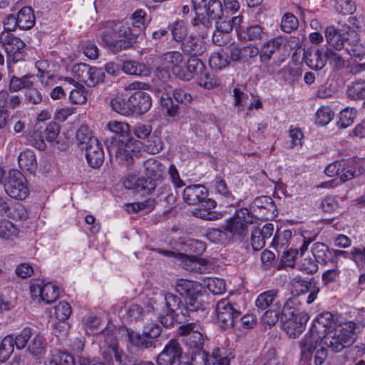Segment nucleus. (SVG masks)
I'll use <instances>...</instances> for the list:
<instances>
[{"label": "nucleus", "mask_w": 365, "mask_h": 365, "mask_svg": "<svg viewBox=\"0 0 365 365\" xmlns=\"http://www.w3.org/2000/svg\"><path fill=\"white\" fill-rule=\"evenodd\" d=\"M130 20V22H107V30L102 34V41L110 51L117 53L130 48L137 43L140 33L145 29L147 14L142 9H138Z\"/></svg>", "instance_id": "1"}, {"label": "nucleus", "mask_w": 365, "mask_h": 365, "mask_svg": "<svg viewBox=\"0 0 365 365\" xmlns=\"http://www.w3.org/2000/svg\"><path fill=\"white\" fill-rule=\"evenodd\" d=\"M195 322H190L180 327V334L183 336L186 346L192 351V359L200 365H230L231 351L224 347H215L211 354L203 349L205 339Z\"/></svg>", "instance_id": "2"}, {"label": "nucleus", "mask_w": 365, "mask_h": 365, "mask_svg": "<svg viewBox=\"0 0 365 365\" xmlns=\"http://www.w3.org/2000/svg\"><path fill=\"white\" fill-rule=\"evenodd\" d=\"M107 128L119 137L118 143L108 145L110 155L115 153L116 159L128 168H130L134 163V157L140 153L139 143L129 138L130 126L125 122L111 120L108 123Z\"/></svg>", "instance_id": "3"}, {"label": "nucleus", "mask_w": 365, "mask_h": 365, "mask_svg": "<svg viewBox=\"0 0 365 365\" xmlns=\"http://www.w3.org/2000/svg\"><path fill=\"white\" fill-rule=\"evenodd\" d=\"M324 344V338L309 331L299 341V346L301 351V361L306 365H311L314 356V365H322L327 357V351L324 346L317 349L319 344Z\"/></svg>", "instance_id": "4"}, {"label": "nucleus", "mask_w": 365, "mask_h": 365, "mask_svg": "<svg viewBox=\"0 0 365 365\" xmlns=\"http://www.w3.org/2000/svg\"><path fill=\"white\" fill-rule=\"evenodd\" d=\"M356 324L349 322L339 329L331 330L324 339V345L333 352H340L351 346L356 339Z\"/></svg>", "instance_id": "5"}, {"label": "nucleus", "mask_w": 365, "mask_h": 365, "mask_svg": "<svg viewBox=\"0 0 365 365\" xmlns=\"http://www.w3.org/2000/svg\"><path fill=\"white\" fill-rule=\"evenodd\" d=\"M255 222V215L247 208L236 210L235 215L222 225L225 231L230 232L239 241H242L248 235L249 225Z\"/></svg>", "instance_id": "6"}, {"label": "nucleus", "mask_w": 365, "mask_h": 365, "mask_svg": "<svg viewBox=\"0 0 365 365\" xmlns=\"http://www.w3.org/2000/svg\"><path fill=\"white\" fill-rule=\"evenodd\" d=\"M4 187L6 194L11 198L24 200L29 195L25 176L17 170H11L4 180Z\"/></svg>", "instance_id": "7"}, {"label": "nucleus", "mask_w": 365, "mask_h": 365, "mask_svg": "<svg viewBox=\"0 0 365 365\" xmlns=\"http://www.w3.org/2000/svg\"><path fill=\"white\" fill-rule=\"evenodd\" d=\"M217 322L224 329L232 328L240 317V312L228 299H222L216 304Z\"/></svg>", "instance_id": "8"}, {"label": "nucleus", "mask_w": 365, "mask_h": 365, "mask_svg": "<svg viewBox=\"0 0 365 365\" xmlns=\"http://www.w3.org/2000/svg\"><path fill=\"white\" fill-rule=\"evenodd\" d=\"M0 43L7 54V62L17 63L24 58L25 43L9 32H1Z\"/></svg>", "instance_id": "9"}, {"label": "nucleus", "mask_w": 365, "mask_h": 365, "mask_svg": "<svg viewBox=\"0 0 365 365\" xmlns=\"http://www.w3.org/2000/svg\"><path fill=\"white\" fill-rule=\"evenodd\" d=\"M353 31L354 29L346 24L341 25V28H336L334 26H327L324 31L327 43L330 48L338 51H344L349 39V34Z\"/></svg>", "instance_id": "10"}, {"label": "nucleus", "mask_w": 365, "mask_h": 365, "mask_svg": "<svg viewBox=\"0 0 365 365\" xmlns=\"http://www.w3.org/2000/svg\"><path fill=\"white\" fill-rule=\"evenodd\" d=\"M255 219L272 220L277 215V207L272 197L262 195L256 197L250 205Z\"/></svg>", "instance_id": "11"}, {"label": "nucleus", "mask_w": 365, "mask_h": 365, "mask_svg": "<svg viewBox=\"0 0 365 365\" xmlns=\"http://www.w3.org/2000/svg\"><path fill=\"white\" fill-rule=\"evenodd\" d=\"M356 168L349 160H339L329 164L324 173L329 177L338 176L342 182L351 180L357 175Z\"/></svg>", "instance_id": "12"}, {"label": "nucleus", "mask_w": 365, "mask_h": 365, "mask_svg": "<svg viewBox=\"0 0 365 365\" xmlns=\"http://www.w3.org/2000/svg\"><path fill=\"white\" fill-rule=\"evenodd\" d=\"M202 290H198V293L189 296L185 298V306L182 309L181 314L185 317V320L187 322L191 319L192 321L198 322L203 314H198L199 312L204 313L205 307L200 299Z\"/></svg>", "instance_id": "13"}, {"label": "nucleus", "mask_w": 365, "mask_h": 365, "mask_svg": "<svg viewBox=\"0 0 365 365\" xmlns=\"http://www.w3.org/2000/svg\"><path fill=\"white\" fill-rule=\"evenodd\" d=\"M32 297L38 296L45 304L54 302L59 296L58 288L51 282L46 284L34 283L30 287Z\"/></svg>", "instance_id": "14"}, {"label": "nucleus", "mask_w": 365, "mask_h": 365, "mask_svg": "<svg viewBox=\"0 0 365 365\" xmlns=\"http://www.w3.org/2000/svg\"><path fill=\"white\" fill-rule=\"evenodd\" d=\"M123 184L128 190H134L141 195L151 193L157 187L156 182L148 180L144 177L136 179L135 175H128L123 180Z\"/></svg>", "instance_id": "15"}, {"label": "nucleus", "mask_w": 365, "mask_h": 365, "mask_svg": "<svg viewBox=\"0 0 365 365\" xmlns=\"http://www.w3.org/2000/svg\"><path fill=\"white\" fill-rule=\"evenodd\" d=\"M182 354L181 347L176 340H170L157 358L158 365H173Z\"/></svg>", "instance_id": "16"}, {"label": "nucleus", "mask_w": 365, "mask_h": 365, "mask_svg": "<svg viewBox=\"0 0 365 365\" xmlns=\"http://www.w3.org/2000/svg\"><path fill=\"white\" fill-rule=\"evenodd\" d=\"M285 318L282 328L290 338L295 339L304 330L309 317L308 314H301L299 317Z\"/></svg>", "instance_id": "17"}, {"label": "nucleus", "mask_w": 365, "mask_h": 365, "mask_svg": "<svg viewBox=\"0 0 365 365\" xmlns=\"http://www.w3.org/2000/svg\"><path fill=\"white\" fill-rule=\"evenodd\" d=\"M334 324L333 314L329 312H323L314 320L309 331L324 339L328 333L332 330L331 327Z\"/></svg>", "instance_id": "18"}, {"label": "nucleus", "mask_w": 365, "mask_h": 365, "mask_svg": "<svg viewBox=\"0 0 365 365\" xmlns=\"http://www.w3.org/2000/svg\"><path fill=\"white\" fill-rule=\"evenodd\" d=\"M130 105L131 113L143 114L150 110L152 100L150 95L144 91H138L130 96Z\"/></svg>", "instance_id": "19"}, {"label": "nucleus", "mask_w": 365, "mask_h": 365, "mask_svg": "<svg viewBox=\"0 0 365 365\" xmlns=\"http://www.w3.org/2000/svg\"><path fill=\"white\" fill-rule=\"evenodd\" d=\"M236 31L238 38L245 42L260 41L266 37L264 29L259 24L240 26Z\"/></svg>", "instance_id": "20"}, {"label": "nucleus", "mask_w": 365, "mask_h": 365, "mask_svg": "<svg viewBox=\"0 0 365 365\" xmlns=\"http://www.w3.org/2000/svg\"><path fill=\"white\" fill-rule=\"evenodd\" d=\"M207 197V192L205 187L200 184L190 185L184 189L182 199L190 205H195L203 202Z\"/></svg>", "instance_id": "21"}, {"label": "nucleus", "mask_w": 365, "mask_h": 365, "mask_svg": "<svg viewBox=\"0 0 365 365\" xmlns=\"http://www.w3.org/2000/svg\"><path fill=\"white\" fill-rule=\"evenodd\" d=\"M206 68L205 65L200 59L195 56H190L187 61L185 68L182 66L178 78L187 81L192 78L196 80L197 76H199Z\"/></svg>", "instance_id": "22"}, {"label": "nucleus", "mask_w": 365, "mask_h": 365, "mask_svg": "<svg viewBox=\"0 0 365 365\" xmlns=\"http://www.w3.org/2000/svg\"><path fill=\"white\" fill-rule=\"evenodd\" d=\"M161 65L172 71L173 73L178 78L180 76L182 68L183 56L179 51H170L163 53L160 58Z\"/></svg>", "instance_id": "23"}, {"label": "nucleus", "mask_w": 365, "mask_h": 365, "mask_svg": "<svg viewBox=\"0 0 365 365\" xmlns=\"http://www.w3.org/2000/svg\"><path fill=\"white\" fill-rule=\"evenodd\" d=\"M156 252L166 257L175 258L180 261L183 267L190 272H201L200 264L195 257H189L187 255L171 250H165L161 248L155 250Z\"/></svg>", "instance_id": "24"}, {"label": "nucleus", "mask_w": 365, "mask_h": 365, "mask_svg": "<svg viewBox=\"0 0 365 365\" xmlns=\"http://www.w3.org/2000/svg\"><path fill=\"white\" fill-rule=\"evenodd\" d=\"M86 158L89 165L93 168H98L104 161V152L98 140H93L91 145L84 150Z\"/></svg>", "instance_id": "25"}, {"label": "nucleus", "mask_w": 365, "mask_h": 365, "mask_svg": "<svg viewBox=\"0 0 365 365\" xmlns=\"http://www.w3.org/2000/svg\"><path fill=\"white\" fill-rule=\"evenodd\" d=\"M144 174L148 180H156L163 178L165 167L155 158H148L144 161Z\"/></svg>", "instance_id": "26"}, {"label": "nucleus", "mask_w": 365, "mask_h": 365, "mask_svg": "<svg viewBox=\"0 0 365 365\" xmlns=\"http://www.w3.org/2000/svg\"><path fill=\"white\" fill-rule=\"evenodd\" d=\"M344 52L359 59L365 55V43L361 42L359 35L354 29L349 34V39Z\"/></svg>", "instance_id": "27"}, {"label": "nucleus", "mask_w": 365, "mask_h": 365, "mask_svg": "<svg viewBox=\"0 0 365 365\" xmlns=\"http://www.w3.org/2000/svg\"><path fill=\"white\" fill-rule=\"evenodd\" d=\"M181 48L184 53L195 57L202 54L205 51V46L203 41L192 35L183 41Z\"/></svg>", "instance_id": "28"}, {"label": "nucleus", "mask_w": 365, "mask_h": 365, "mask_svg": "<svg viewBox=\"0 0 365 365\" xmlns=\"http://www.w3.org/2000/svg\"><path fill=\"white\" fill-rule=\"evenodd\" d=\"M175 289L180 295L186 298L197 294L198 290H202V286L195 281L178 279L175 283Z\"/></svg>", "instance_id": "29"}, {"label": "nucleus", "mask_w": 365, "mask_h": 365, "mask_svg": "<svg viewBox=\"0 0 365 365\" xmlns=\"http://www.w3.org/2000/svg\"><path fill=\"white\" fill-rule=\"evenodd\" d=\"M281 312L284 317H299L301 314H307L302 310V304L297 296L288 298L284 303Z\"/></svg>", "instance_id": "30"}, {"label": "nucleus", "mask_w": 365, "mask_h": 365, "mask_svg": "<svg viewBox=\"0 0 365 365\" xmlns=\"http://www.w3.org/2000/svg\"><path fill=\"white\" fill-rule=\"evenodd\" d=\"M66 81L74 86L70 91L69 98L73 104H84L87 101V91L85 87L71 78H66Z\"/></svg>", "instance_id": "31"}, {"label": "nucleus", "mask_w": 365, "mask_h": 365, "mask_svg": "<svg viewBox=\"0 0 365 365\" xmlns=\"http://www.w3.org/2000/svg\"><path fill=\"white\" fill-rule=\"evenodd\" d=\"M279 38H272L266 41L259 49V59L262 63H267L273 53L279 49L282 45Z\"/></svg>", "instance_id": "32"}, {"label": "nucleus", "mask_w": 365, "mask_h": 365, "mask_svg": "<svg viewBox=\"0 0 365 365\" xmlns=\"http://www.w3.org/2000/svg\"><path fill=\"white\" fill-rule=\"evenodd\" d=\"M122 70L127 74L138 76H148L150 73V69L147 65L136 61L123 62Z\"/></svg>", "instance_id": "33"}, {"label": "nucleus", "mask_w": 365, "mask_h": 365, "mask_svg": "<svg viewBox=\"0 0 365 365\" xmlns=\"http://www.w3.org/2000/svg\"><path fill=\"white\" fill-rule=\"evenodd\" d=\"M278 293L277 289H270L261 293L255 300L256 307L262 310L274 308V303L279 302L277 300Z\"/></svg>", "instance_id": "34"}, {"label": "nucleus", "mask_w": 365, "mask_h": 365, "mask_svg": "<svg viewBox=\"0 0 365 365\" xmlns=\"http://www.w3.org/2000/svg\"><path fill=\"white\" fill-rule=\"evenodd\" d=\"M312 252L318 263L327 264L329 262H332V252L329 247L324 243H314L312 247Z\"/></svg>", "instance_id": "35"}, {"label": "nucleus", "mask_w": 365, "mask_h": 365, "mask_svg": "<svg viewBox=\"0 0 365 365\" xmlns=\"http://www.w3.org/2000/svg\"><path fill=\"white\" fill-rule=\"evenodd\" d=\"M19 28L23 30L31 29L35 24L34 11L30 6L23 7L18 13Z\"/></svg>", "instance_id": "36"}, {"label": "nucleus", "mask_w": 365, "mask_h": 365, "mask_svg": "<svg viewBox=\"0 0 365 365\" xmlns=\"http://www.w3.org/2000/svg\"><path fill=\"white\" fill-rule=\"evenodd\" d=\"M327 58L320 50L309 51L306 54L305 63L312 69L321 70L326 64Z\"/></svg>", "instance_id": "37"}, {"label": "nucleus", "mask_w": 365, "mask_h": 365, "mask_svg": "<svg viewBox=\"0 0 365 365\" xmlns=\"http://www.w3.org/2000/svg\"><path fill=\"white\" fill-rule=\"evenodd\" d=\"M77 146L81 150H86L91 145L93 140H98L92 135V132L87 125H82L76 132Z\"/></svg>", "instance_id": "38"}, {"label": "nucleus", "mask_w": 365, "mask_h": 365, "mask_svg": "<svg viewBox=\"0 0 365 365\" xmlns=\"http://www.w3.org/2000/svg\"><path fill=\"white\" fill-rule=\"evenodd\" d=\"M19 167L22 170L29 172L34 171L37 166V161L34 152L31 150H26L20 153L18 158Z\"/></svg>", "instance_id": "39"}, {"label": "nucleus", "mask_w": 365, "mask_h": 365, "mask_svg": "<svg viewBox=\"0 0 365 365\" xmlns=\"http://www.w3.org/2000/svg\"><path fill=\"white\" fill-rule=\"evenodd\" d=\"M130 343L140 349H146L152 346H155L154 341L151 340L143 332L131 331L128 334Z\"/></svg>", "instance_id": "40"}, {"label": "nucleus", "mask_w": 365, "mask_h": 365, "mask_svg": "<svg viewBox=\"0 0 365 365\" xmlns=\"http://www.w3.org/2000/svg\"><path fill=\"white\" fill-rule=\"evenodd\" d=\"M29 343L27 351L34 356H40L45 352L46 342L43 336L37 333Z\"/></svg>", "instance_id": "41"}, {"label": "nucleus", "mask_w": 365, "mask_h": 365, "mask_svg": "<svg viewBox=\"0 0 365 365\" xmlns=\"http://www.w3.org/2000/svg\"><path fill=\"white\" fill-rule=\"evenodd\" d=\"M31 77L30 75H24L22 77H16L15 76H12L10 78L9 84V91L11 93H14L22 90L23 88H28L29 87H32L33 82L29 81V78Z\"/></svg>", "instance_id": "42"}, {"label": "nucleus", "mask_w": 365, "mask_h": 365, "mask_svg": "<svg viewBox=\"0 0 365 365\" xmlns=\"http://www.w3.org/2000/svg\"><path fill=\"white\" fill-rule=\"evenodd\" d=\"M327 61L336 70H341L346 66L343 53L335 49L328 48L325 53Z\"/></svg>", "instance_id": "43"}, {"label": "nucleus", "mask_w": 365, "mask_h": 365, "mask_svg": "<svg viewBox=\"0 0 365 365\" xmlns=\"http://www.w3.org/2000/svg\"><path fill=\"white\" fill-rule=\"evenodd\" d=\"M213 183L215 192L223 197L227 203L233 205L235 197L229 190L225 181L219 177L214 180Z\"/></svg>", "instance_id": "44"}, {"label": "nucleus", "mask_w": 365, "mask_h": 365, "mask_svg": "<svg viewBox=\"0 0 365 365\" xmlns=\"http://www.w3.org/2000/svg\"><path fill=\"white\" fill-rule=\"evenodd\" d=\"M110 105L113 110L123 115H129L131 113L130 98L126 99L122 96H116L110 101Z\"/></svg>", "instance_id": "45"}, {"label": "nucleus", "mask_w": 365, "mask_h": 365, "mask_svg": "<svg viewBox=\"0 0 365 365\" xmlns=\"http://www.w3.org/2000/svg\"><path fill=\"white\" fill-rule=\"evenodd\" d=\"M18 228L9 220H0V238L14 240L18 236Z\"/></svg>", "instance_id": "46"}, {"label": "nucleus", "mask_w": 365, "mask_h": 365, "mask_svg": "<svg viewBox=\"0 0 365 365\" xmlns=\"http://www.w3.org/2000/svg\"><path fill=\"white\" fill-rule=\"evenodd\" d=\"M206 14L211 19H221L223 15L222 4L219 0H209L203 8Z\"/></svg>", "instance_id": "47"}, {"label": "nucleus", "mask_w": 365, "mask_h": 365, "mask_svg": "<svg viewBox=\"0 0 365 365\" xmlns=\"http://www.w3.org/2000/svg\"><path fill=\"white\" fill-rule=\"evenodd\" d=\"M281 312L280 302L274 303V308L268 309L262 317V322L269 327L274 326L279 320Z\"/></svg>", "instance_id": "48"}, {"label": "nucleus", "mask_w": 365, "mask_h": 365, "mask_svg": "<svg viewBox=\"0 0 365 365\" xmlns=\"http://www.w3.org/2000/svg\"><path fill=\"white\" fill-rule=\"evenodd\" d=\"M34 334L31 327H26L15 337L13 336V345L18 349H22L26 346L29 340Z\"/></svg>", "instance_id": "49"}, {"label": "nucleus", "mask_w": 365, "mask_h": 365, "mask_svg": "<svg viewBox=\"0 0 365 365\" xmlns=\"http://www.w3.org/2000/svg\"><path fill=\"white\" fill-rule=\"evenodd\" d=\"M46 365H73V358L66 352L58 351L48 359Z\"/></svg>", "instance_id": "50"}, {"label": "nucleus", "mask_w": 365, "mask_h": 365, "mask_svg": "<svg viewBox=\"0 0 365 365\" xmlns=\"http://www.w3.org/2000/svg\"><path fill=\"white\" fill-rule=\"evenodd\" d=\"M13 351V335H7L0 344V364L6 361Z\"/></svg>", "instance_id": "51"}, {"label": "nucleus", "mask_w": 365, "mask_h": 365, "mask_svg": "<svg viewBox=\"0 0 365 365\" xmlns=\"http://www.w3.org/2000/svg\"><path fill=\"white\" fill-rule=\"evenodd\" d=\"M241 21L242 17L240 16H226L225 21L216 22V28L219 30H222L223 32H227V34H230V31L233 29V28H235L236 29L240 26Z\"/></svg>", "instance_id": "52"}, {"label": "nucleus", "mask_w": 365, "mask_h": 365, "mask_svg": "<svg viewBox=\"0 0 365 365\" xmlns=\"http://www.w3.org/2000/svg\"><path fill=\"white\" fill-rule=\"evenodd\" d=\"M356 116V110L354 108H346L340 112L338 126L340 128H346L351 125Z\"/></svg>", "instance_id": "53"}, {"label": "nucleus", "mask_w": 365, "mask_h": 365, "mask_svg": "<svg viewBox=\"0 0 365 365\" xmlns=\"http://www.w3.org/2000/svg\"><path fill=\"white\" fill-rule=\"evenodd\" d=\"M209 63L212 68L216 70H221L227 67L230 61L225 53H213L209 58Z\"/></svg>", "instance_id": "54"}, {"label": "nucleus", "mask_w": 365, "mask_h": 365, "mask_svg": "<svg viewBox=\"0 0 365 365\" xmlns=\"http://www.w3.org/2000/svg\"><path fill=\"white\" fill-rule=\"evenodd\" d=\"M280 26L284 32L291 33L298 28L299 21L292 14L286 13L282 18Z\"/></svg>", "instance_id": "55"}, {"label": "nucleus", "mask_w": 365, "mask_h": 365, "mask_svg": "<svg viewBox=\"0 0 365 365\" xmlns=\"http://www.w3.org/2000/svg\"><path fill=\"white\" fill-rule=\"evenodd\" d=\"M155 205V200L153 198H148L143 202H133L127 205V211L128 212H138L140 210L146 212L151 211Z\"/></svg>", "instance_id": "56"}, {"label": "nucleus", "mask_w": 365, "mask_h": 365, "mask_svg": "<svg viewBox=\"0 0 365 365\" xmlns=\"http://www.w3.org/2000/svg\"><path fill=\"white\" fill-rule=\"evenodd\" d=\"M197 84L205 89H212L218 85L217 80L205 70L195 80Z\"/></svg>", "instance_id": "57"}, {"label": "nucleus", "mask_w": 365, "mask_h": 365, "mask_svg": "<svg viewBox=\"0 0 365 365\" xmlns=\"http://www.w3.org/2000/svg\"><path fill=\"white\" fill-rule=\"evenodd\" d=\"M175 312L162 309L158 314V321L165 328L170 329L174 327L177 319Z\"/></svg>", "instance_id": "58"}, {"label": "nucleus", "mask_w": 365, "mask_h": 365, "mask_svg": "<svg viewBox=\"0 0 365 365\" xmlns=\"http://www.w3.org/2000/svg\"><path fill=\"white\" fill-rule=\"evenodd\" d=\"M316 123L320 125H327L333 118L334 113L329 106H322L315 114Z\"/></svg>", "instance_id": "59"}, {"label": "nucleus", "mask_w": 365, "mask_h": 365, "mask_svg": "<svg viewBox=\"0 0 365 365\" xmlns=\"http://www.w3.org/2000/svg\"><path fill=\"white\" fill-rule=\"evenodd\" d=\"M144 148L148 153H158L163 149L161 138L156 135H151L144 143Z\"/></svg>", "instance_id": "60"}, {"label": "nucleus", "mask_w": 365, "mask_h": 365, "mask_svg": "<svg viewBox=\"0 0 365 365\" xmlns=\"http://www.w3.org/2000/svg\"><path fill=\"white\" fill-rule=\"evenodd\" d=\"M314 282L312 280H306L300 277H295L292 279V286L298 294H304L314 288Z\"/></svg>", "instance_id": "61"}, {"label": "nucleus", "mask_w": 365, "mask_h": 365, "mask_svg": "<svg viewBox=\"0 0 365 365\" xmlns=\"http://www.w3.org/2000/svg\"><path fill=\"white\" fill-rule=\"evenodd\" d=\"M173 38L176 41H182L187 35L185 24L182 21H176L170 25Z\"/></svg>", "instance_id": "62"}, {"label": "nucleus", "mask_w": 365, "mask_h": 365, "mask_svg": "<svg viewBox=\"0 0 365 365\" xmlns=\"http://www.w3.org/2000/svg\"><path fill=\"white\" fill-rule=\"evenodd\" d=\"M88 81L85 83L88 86H95L104 81L105 73L102 68L91 67V71L88 74Z\"/></svg>", "instance_id": "63"}, {"label": "nucleus", "mask_w": 365, "mask_h": 365, "mask_svg": "<svg viewBox=\"0 0 365 365\" xmlns=\"http://www.w3.org/2000/svg\"><path fill=\"white\" fill-rule=\"evenodd\" d=\"M160 103L166 109V113L169 116L175 117L178 114L179 106L173 103V98L168 94L161 96Z\"/></svg>", "instance_id": "64"}]
</instances>
